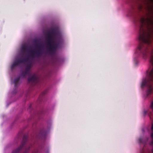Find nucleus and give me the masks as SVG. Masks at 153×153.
Returning a JSON list of instances; mask_svg holds the SVG:
<instances>
[{
    "label": "nucleus",
    "instance_id": "obj_1",
    "mask_svg": "<svg viewBox=\"0 0 153 153\" xmlns=\"http://www.w3.org/2000/svg\"><path fill=\"white\" fill-rule=\"evenodd\" d=\"M138 22L140 23L138 37L140 44L136 53L140 55H142L145 58L147 56L148 53L147 46L151 43V34L149 30L146 31L144 26L145 25L148 27L151 24V20L149 18L145 19L142 17L139 19Z\"/></svg>",
    "mask_w": 153,
    "mask_h": 153
},
{
    "label": "nucleus",
    "instance_id": "obj_2",
    "mask_svg": "<svg viewBox=\"0 0 153 153\" xmlns=\"http://www.w3.org/2000/svg\"><path fill=\"white\" fill-rule=\"evenodd\" d=\"M150 62L151 66L147 71V79H145L143 80L141 87L146 86L147 88V94L149 95L153 92V54H152L150 59Z\"/></svg>",
    "mask_w": 153,
    "mask_h": 153
},
{
    "label": "nucleus",
    "instance_id": "obj_3",
    "mask_svg": "<svg viewBox=\"0 0 153 153\" xmlns=\"http://www.w3.org/2000/svg\"><path fill=\"white\" fill-rule=\"evenodd\" d=\"M51 36H52L51 33L48 32L46 36L47 38V45L48 48V51L51 54L55 53L57 48H59V43L53 41L51 42Z\"/></svg>",
    "mask_w": 153,
    "mask_h": 153
},
{
    "label": "nucleus",
    "instance_id": "obj_4",
    "mask_svg": "<svg viewBox=\"0 0 153 153\" xmlns=\"http://www.w3.org/2000/svg\"><path fill=\"white\" fill-rule=\"evenodd\" d=\"M28 137L27 135H24L20 146L17 149L13 150L12 153H28L32 146L30 145L28 147L25 146Z\"/></svg>",
    "mask_w": 153,
    "mask_h": 153
},
{
    "label": "nucleus",
    "instance_id": "obj_5",
    "mask_svg": "<svg viewBox=\"0 0 153 153\" xmlns=\"http://www.w3.org/2000/svg\"><path fill=\"white\" fill-rule=\"evenodd\" d=\"M34 42L37 49L35 51H30V56L31 58H33L35 57H39L43 54V51L42 49L41 45H37L38 41L35 40L34 41Z\"/></svg>",
    "mask_w": 153,
    "mask_h": 153
},
{
    "label": "nucleus",
    "instance_id": "obj_6",
    "mask_svg": "<svg viewBox=\"0 0 153 153\" xmlns=\"http://www.w3.org/2000/svg\"><path fill=\"white\" fill-rule=\"evenodd\" d=\"M51 33L53 38H55L56 37H58L57 42L59 43V46H60L61 44L63 42V40L58 29L56 28L52 29Z\"/></svg>",
    "mask_w": 153,
    "mask_h": 153
},
{
    "label": "nucleus",
    "instance_id": "obj_7",
    "mask_svg": "<svg viewBox=\"0 0 153 153\" xmlns=\"http://www.w3.org/2000/svg\"><path fill=\"white\" fill-rule=\"evenodd\" d=\"M28 82H31L34 85L38 82V79L37 77L35 75H33L30 77H29L28 79Z\"/></svg>",
    "mask_w": 153,
    "mask_h": 153
},
{
    "label": "nucleus",
    "instance_id": "obj_8",
    "mask_svg": "<svg viewBox=\"0 0 153 153\" xmlns=\"http://www.w3.org/2000/svg\"><path fill=\"white\" fill-rule=\"evenodd\" d=\"M29 48V46L27 45H22L21 48V51L22 53L25 54L26 52L28 51Z\"/></svg>",
    "mask_w": 153,
    "mask_h": 153
},
{
    "label": "nucleus",
    "instance_id": "obj_9",
    "mask_svg": "<svg viewBox=\"0 0 153 153\" xmlns=\"http://www.w3.org/2000/svg\"><path fill=\"white\" fill-rule=\"evenodd\" d=\"M22 61L19 59L15 61L11 66V69H13L16 67L18 66L19 64L21 63Z\"/></svg>",
    "mask_w": 153,
    "mask_h": 153
},
{
    "label": "nucleus",
    "instance_id": "obj_10",
    "mask_svg": "<svg viewBox=\"0 0 153 153\" xmlns=\"http://www.w3.org/2000/svg\"><path fill=\"white\" fill-rule=\"evenodd\" d=\"M148 140V139L147 138H143L140 137L139 139V142L140 143H143L145 145Z\"/></svg>",
    "mask_w": 153,
    "mask_h": 153
},
{
    "label": "nucleus",
    "instance_id": "obj_11",
    "mask_svg": "<svg viewBox=\"0 0 153 153\" xmlns=\"http://www.w3.org/2000/svg\"><path fill=\"white\" fill-rule=\"evenodd\" d=\"M29 73L28 72V70H25L21 73V76L23 77H25L27 74H29Z\"/></svg>",
    "mask_w": 153,
    "mask_h": 153
},
{
    "label": "nucleus",
    "instance_id": "obj_12",
    "mask_svg": "<svg viewBox=\"0 0 153 153\" xmlns=\"http://www.w3.org/2000/svg\"><path fill=\"white\" fill-rule=\"evenodd\" d=\"M20 77L19 76L15 79L14 80V83L15 84V86L16 87L17 86V85L19 83V80H20Z\"/></svg>",
    "mask_w": 153,
    "mask_h": 153
},
{
    "label": "nucleus",
    "instance_id": "obj_13",
    "mask_svg": "<svg viewBox=\"0 0 153 153\" xmlns=\"http://www.w3.org/2000/svg\"><path fill=\"white\" fill-rule=\"evenodd\" d=\"M19 60L20 61H22L21 63H23L24 62H28L29 60V56H27L22 59Z\"/></svg>",
    "mask_w": 153,
    "mask_h": 153
},
{
    "label": "nucleus",
    "instance_id": "obj_14",
    "mask_svg": "<svg viewBox=\"0 0 153 153\" xmlns=\"http://www.w3.org/2000/svg\"><path fill=\"white\" fill-rule=\"evenodd\" d=\"M150 108L153 111V101L152 102L150 106Z\"/></svg>",
    "mask_w": 153,
    "mask_h": 153
},
{
    "label": "nucleus",
    "instance_id": "obj_15",
    "mask_svg": "<svg viewBox=\"0 0 153 153\" xmlns=\"http://www.w3.org/2000/svg\"><path fill=\"white\" fill-rule=\"evenodd\" d=\"M30 65H28L27 66V67L26 68L25 70H28V72L29 73L30 70Z\"/></svg>",
    "mask_w": 153,
    "mask_h": 153
},
{
    "label": "nucleus",
    "instance_id": "obj_16",
    "mask_svg": "<svg viewBox=\"0 0 153 153\" xmlns=\"http://www.w3.org/2000/svg\"><path fill=\"white\" fill-rule=\"evenodd\" d=\"M47 92V90L45 91L44 92H43L41 94V95L43 96V95H44Z\"/></svg>",
    "mask_w": 153,
    "mask_h": 153
},
{
    "label": "nucleus",
    "instance_id": "obj_17",
    "mask_svg": "<svg viewBox=\"0 0 153 153\" xmlns=\"http://www.w3.org/2000/svg\"><path fill=\"white\" fill-rule=\"evenodd\" d=\"M143 8V6L141 5H140L139 7V9L140 10H141Z\"/></svg>",
    "mask_w": 153,
    "mask_h": 153
},
{
    "label": "nucleus",
    "instance_id": "obj_18",
    "mask_svg": "<svg viewBox=\"0 0 153 153\" xmlns=\"http://www.w3.org/2000/svg\"><path fill=\"white\" fill-rule=\"evenodd\" d=\"M38 152V150H35L34 151H33L32 152V153H37Z\"/></svg>",
    "mask_w": 153,
    "mask_h": 153
},
{
    "label": "nucleus",
    "instance_id": "obj_19",
    "mask_svg": "<svg viewBox=\"0 0 153 153\" xmlns=\"http://www.w3.org/2000/svg\"><path fill=\"white\" fill-rule=\"evenodd\" d=\"M151 129L153 131V124H152V125Z\"/></svg>",
    "mask_w": 153,
    "mask_h": 153
},
{
    "label": "nucleus",
    "instance_id": "obj_20",
    "mask_svg": "<svg viewBox=\"0 0 153 153\" xmlns=\"http://www.w3.org/2000/svg\"><path fill=\"white\" fill-rule=\"evenodd\" d=\"M31 105H30L29 106V108H31Z\"/></svg>",
    "mask_w": 153,
    "mask_h": 153
},
{
    "label": "nucleus",
    "instance_id": "obj_21",
    "mask_svg": "<svg viewBox=\"0 0 153 153\" xmlns=\"http://www.w3.org/2000/svg\"><path fill=\"white\" fill-rule=\"evenodd\" d=\"M151 1L153 2V0H151Z\"/></svg>",
    "mask_w": 153,
    "mask_h": 153
}]
</instances>
